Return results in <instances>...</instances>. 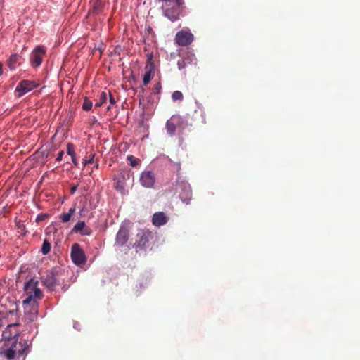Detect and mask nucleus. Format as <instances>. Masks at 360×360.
<instances>
[{
  "instance_id": "f704fd0d",
  "label": "nucleus",
  "mask_w": 360,
  "mask_h": 360,
  "mask_svg": "<svg viewBox=\"0 0 360 360\" xmlns=\"http://www.w3.org/2000/svg\"><path fill=\"white\" fill-rule=\"evenodd\" d=\"M78 187V184L74 185L70 188V193L72 195L75 193Z\"/></svg>"
},
{
  "instance_id": "9d476101",
  "label": "nucleus",
  "mask_w": 360,
  "mask_h": 360,
  "mask_svg": "<svg viewBox=\"0 0 360 360\" xmlns=\"http://www.w3.org/2000/svg\"><path fill=\"white\" fill-rule=\"evenodd\" d=\"M25 309V316L30 321H34L38 314V304L33 302L30 304H23Z\"/></svg>"
},
{
  "instance_id": "c85d7f7f",
  "label": "nucleus",
  "mask_w": 360,
  "mask_h": 360,
  "mask_svg": "<svg viewBox=\"0 0 360 360\" xmlns=\"http://www.w3.org/2000/svg\"><path fill=\"white\" fill-rule=\"evenodd\" d=\"M188 59L187 58H182L177 62V65L179 70H182L186 68L187 61Z\"/></svg>"
},
{
  "instance_id": "20e7f679",
  "label": "nucleus",
  "mask_w": 360,
  "mask_h": 360,
  "mask_svg": "<svg viewBox=\"0 0 360 360\" xmlns=\"http://www.w3.org/2000/svg\"><path fill=\"white\" fill-rule=\"evenodd\" d=\"M11 345L10 347L5 351V356L8 360L13 359L15 356H18V357L22 356L27 347L23 345L22 342H18V339L12 338L11 342L8 343H5V345L8 346Z\"/></svg>"
},
{
  "instance_id": "473e14b6",
  "label": "nucleus",
  "mask_w": 360,
  "mask_h": 360,
  "mask_svg": "<svg viewBox=\"0 0 360 360\" xmlns=\"http://www.w3.org/2000/svg\"><path fill=\"white\" fill-rule=\"evenodd\" d=\"M94 158V154H91L88 160H85L84 165L93 163Z\"/></svg>"
},
{
  "instance_id": "1a4fd4ad",
  "label": "nucleus",
  "mask_w": 360,
  "mask_h": 360,
  "mask_svg": "<svg viewBox=\"0 0 360 360\" xmlns=\"http://www.w3.org/2000/svg\"><path fill=\"white\" fill-rule=\"evenodd\" d=\"M140 184L145 188H153L155 182V176L151 171H143L140 176Z\"/></svg>"
},
{
  "instance_id": "ddd939ff",
  "label": "nucleus",
  "mask_w": 360,
  "mask_h": 360,
  "mask_svg": "<svg viewBox=\"0 0 360 360\" xmlns=\"http://www.w3.org/2000/svg\"><path fill=\"white\" fill-rule=\"evenodd\" d=\"M181 117L177 115H174L170 120H168L165 124L167 132L169 135L173 136L176 129V125L179 123Z\"/></svg>"
},
{
  "instance_id": "f8f14e48",
  "label": "nucleus",
  "mask_w": 360,
  "mask_h": 360,
  "mask_svg": "<svg viewBox=\"0 0 360 360\" xmlns=\"http://www.w3.org/2000/svg\"><path fill=\"white\" fill-rule=\"evenodd\" d=\"M45 53V48L41 46H37L34 49L31 57V62L33 66L38 67L41 64L42 56Z\"/></svg>"
},
{
  "instance_id": "2eb2a0df",
  "label": "nucleus",
  "mask_w": 360,
  "mask_h": 360,
  "mask_svg": "<svg viewBox=\"0 0 360 360\" xmlns=\"http://www.w3.org/2000/svg\"><path fill=\"white\" fill-rule=\"evenodd\" d=\"M168 221V218L163 212H158L153 215L152 223L154 226L160 227Z\"/></svg>"
},
{
  "instance_id": "e433bc0d",
  "label": "nucleus",
  "mask_w": 360,
  "mask_h": 360,
  "mask_svg": "<svg viewBox=\"0 0 360 360\" xmlns=\"http://www.w3.org/2000/svg\"><path fill=\"white\" fill-rule=\"evenodd\" d=\"M8 212L7 210V208L6 207H4L2 210H1V214H5Z\"/></svg>"
},
{
  "instance_id": "c9c22d12",
  "label": "nucleus",
  "mask_w": 360,
  "mask_h": 360,
  "mask_svg": "<svg viewBox=\"0 0 360 360\" xmlns=\"http://www.w3.org/2000/svg\"><path fill=\"white\" fill-rule=\"evenodd\" d=\"M109 96H110V98H109V100H110V103L111 105H114L116 101H115V99L114 98V97L112 96V94L110 93H109Z\"/></svg>"
},
{
  "instance_id": "dca6fc26",
  "label": "nucleus",
  "mask_w": 360,
  "mask_h": 360,
  "mask_svg": "<svg viewBox=\"0 0 360 360\" xmlns=\"http://www.w3.org/2000/svg\"><path fill=\"white\" fill-rule=\"evenodd\" d=\"M44 285L50 290H53L58 285V281L53 273L47 274L44 278H41Z\"/></svg>"
},
{
  "instance_id": "f3484780",
  "label": "nucleus",
  "mask_w": 360,
  "mask_h": 360,
  "mask_svg": "<svg viewBox=\"0 0 360 360\" xmlns=\"http://www.w3.org/2000/svg\"><path fill=\"white\" fill-rule=\"evenodd\" d=\"M192 191L189 185H184L182 191L179 193L181 200L186 204H188L191 200Z\"/></svg>"
},
{
  "instance_id": "9b49d317",
  "label": "nucleus",
  "mask_w": 360,
  "mask_h": 360,
  "mask_svg": "<svg viewBox=\"0 0 360 360\" xmlns=\"http://www.w3.org/2000/svg\"><path fill=\"white\" fill-rule=\"evenodd\" d=\"M129 238V230L127 227L122 226L115 238V245L122 247Z\"/></svg>"
},
{
  "instance_id": "cd10ccee",
  "label": "nucleus",
  "mask_w": 360,
  "mask_h": 360,
  "mask_svg": "<svg viewBox=\"0 0 360 360\" xmlns=\"http://www.w3.org/2000/svg\"><path fill=\"white\" fill-rule=\"evenodd\" d=\"M67 153L69 155L71 156V158H74V156H75V146L72 143H68Z\"/></svg>"
},
{
  "instance_id": "f257e3e1",
  "label": "nucleus",
  "mask_w": 360,
  "mask_h": 360,
  "mask_svg": "<svg viewBox=\"0 0 360 360\" xmlns=\"http://www.w3.org/2000/svg\"><path fill=\"white\" fill-rule=\"evenodd\" d=\"M162 9L165 17L172 22L178 20L185 8L184 0H162Z\"/></svg>"
},
{
  "instance_id": "f03ea898",
  "label": "nucleus",
  "mask_w": 360,
  "mask_h": 360,
  "mask_svg": "<svg viewBox=\"0 0 360 360\" xmlns=\"http://www.w3.org/2000/svg\"><path fill=\"white\" fill-rule=\"evenodd\" d=\"M153 238V233L148 229H141L138 231L136 236V240L134 247L136 248V251L145 250L149 248L150 240Z\"/></svg>"
},
{
  "instance_id": "c756f323",
  "label": "nucleus",
  "mask_w": 360,
  "mask_h": 360,
  "mask_svg": "<svg viewBox=\"0 0 360 360\" xmlns=\"http://www.w3.org/2000/svg\"><path fill=\"white\" fill-rule=\"evenodd\" d=\"M91 233H92L91 229L85 225L84 229L82 230V231L80 234L83 235V236H90V235H91Z\"/></svg>"
},
{
  "instance_id": "423d86ee",
  "label": "nucleus",
  "mask_w": 360,
  "mask_h": 360,
  "mask_svg": "<svg viewBox=\"0 0 360 360\" xmlns=\"http://www.w3.org/2000/svg\"><path fill=\"white\" fill-rule=\"evenodd\" d=\"M193 39L194 37L191 32L181 30L176 34L174 41L179 46H186L193 42Z\"/></svg>"
},
{
  "instance_id": "4be33fe9",
  "label": "nucleus",
  "mask_w": 360,
  "mask_h": 360,
  "mask_svg": "<svg viewBox=\"0 0 360 360\" xmlns=\"http://www.w3.org/2000/svg\"><path fill=\"white\" fill-rule=\"evenodd\" d=\"M127 160L129 162V165L133 167H136L141 163L140 159L135 158L132 155H128Z\"/></svg>"
},
{
  "instance_id": "6e6552de",
  "label": "nucleus",
  "mask_w": 360,
  "mask_h": 360,
  "mask_svg": "<svg viewBox=\"0 0 360 360\" xmlns=\"http://www.w3.org/2000/svg\"><path fill=\"white\" fill-rule=\"evenodd\" d=\"M18 325L16 323L8 324L6 329L1 333V341L4 340L5 343H8L11 342L12 338L17 339L18 331L15 330V327Z\"/></svg>"
},
{
  "instance_id": "39448f33",
  "label": "nucleus",
  "mask_w": 360,
  "mask_h": 360,
  "mask_svg": "<svg viewBox=\"0 0 360 360\" xmlns=\"http://www.w3.org/2000/svg\"><path fill=\"white\" fill-rule=\"evenodd\" d=\"M71 258L73 263L77 266L83 265L86 262L85 253L77 243H75L71 248Z\"/></svg>"
},
{
  "instance_id": "a878e982",
  "label": "nucleus",
  "mask_w": 360,
  "mask_h": 360,
  "mask_svg": "<svg viewBox=\"0 0 360 360\" xmlns=\"http://www.w3.org/2000/svg\"><path fill=\"white\" fill-rule=\"evenodd\" d=\"M107 101V94L105 92H101L99 97V102L96 103L95 107H101Z\"/></svg>"
},
{
  "instance_id": "58836bf2",
  "label": "nucleus",
  "mask_w": 360,
  "mask_h": 360,
  "mask_svg": "<svg viewBox=\"0 0 360 360\" xmlns=\"http://www.w3.org/2000/svg\"><path fill=\"white\" fill-rule=\"evenodd\" d=\"M176 167H177L178 170L180 169V163H176Z\"/></svg>"
},
{
  "instance_id": "bb28decb",
  "label": "nucleus",
  "mask_w": 360,
  "mask_h": 360,
  "mask_svg": "<svg viewBox=\"0 0 360 360\" xmlns=\"http://www.w3.org/2000/svg\"><path fill=\"white\" fill-rule=\"evenodd\" d=\"M183 94L180 91H175L172 94V98L174 101H181L183 100Z\"/></svg>"
},
{
  "instance_id": "7c9ffc66",
  "label": "nucleus",
  "mask_w": 360,
  "mask_h": 360,
  "mask_svg": "<svg viewBox=\"0 0 360 360\" xmlns=\"http://www.w3.org/2000/svg\"><path fill=\"white\" fill-rule=\"evenodd\" d=\"M49 214H39L37 216L36 221L39 222L45 220L46 218H48Z\"/></svg>"
},
{
  "instance_id": "2f4dec72",
  "label": "nucleus",
  "mask_w": 360,
  "mask_h": 360,
  "mask_svg": "<svg viewBox=\"0 0 360 360\" xmlns=\"http://www.w3.org/2000/svg\"><path fill=\"white\" fill-rule=\"evenodd\" d=\"M160 89H161V84L160 83H158L154 86L155 94H160Z\"/></svg>"
},
{
  "instance_id": "0eeeda50",
  "label": "nucleus",
  "mask_w": 360,
  "mask_h": 360,
  "mask_svg": "<svg viewBox=\"0 0 360 360\" xmlns=\"http://www.w3.org/2000/svg\"><path fill=\"white\" fill-rule=\"evenodd\" d=\"M38 86L39 83L34 81L25 79L19 82L15 90L18 92L19 96H22Z\"/></svg>"
},
{
  "instance_id": "6ab92c4d",
  "label": "nucleus",
  "mask_w": 360,
  "mask_h": 360,
  "mask_svg": "<svg viewBox=\"0 0 360 360\" xmlns=\"http://www.w3.org/2000/svg\"><path fill=\"white\" fill-rule=\"evenodd\" d=\"M18 312V306L15 302H12L11 308L8 310L6 309V311L4 310H1V317H8V316H17Z\"/></svg>"
},
{
  "instance_id": "412c9836",
  "label": "nucleus",
  "mask_w": 360,
  "mask_h": 360,
  "mask_svg": "<svg viewBox=\"0 0 360 360\" xmlns=\"http://www.w3.org/2000/svg\"><path fill=\"white\" fill-rule=\"evenodd\" d=\"M75 211V208L71 207L68 213H63L60 214V219L64 223L69 221Z\"/></svg>"
},
{
  "instance_id": "4468645a",
  "label": "nucleus",
  "mask_w": 360,
  "mask_h": 360,
  "mask_svg": "<svg viewBox=\"0 0 360 360\" xmlns=\"http://www.w3.org/2000/svg\"><path fill=\"white\" fill-rule=\"evenodd\" d=\"M146 72L143 75V82L145 86L148 85L154 75V65L151 59H149L145 66Z\"/></svg>"
},
{
  "instance_id": "393cba45",
  "label": "nucleus",
  "mask_w": 360,
  "mask_h": 360,
  "mask_svg": "<svg viewBox=\"0 0 360 360\" xmlns=\"http://www.w3.org/2000/svg\"><path fill=\"white\" fill-rule=\"evenodd\" d=\"M85 223L84 221H79L77 222L75 226L73 227L72 229V231L75 233H81L82 230L84 229V226H85Z\"/></svg>"
},
{
  "instance_id": "a211bd4d",
  "label": "nucleus",
  "mask_w": 360,
  "mask_h": 360,
  "mask_svg": "<svg viewBox=\"0 0 360 360\" xmlns=\"http://www.w3.org/2000/svg\"><path fill=\"white\" fill-rule=\"evenodd\" d=\"M20 56L16 53L12 54L7 60V65L11 70H14L20 65Z\"/></svg>"
},
{
  "instance_id": "72a5a7b5",
  "label": "nucleus",
  "mask_w": 360,
  "mask_h": 360,
  "mask_svg": "<svg viewBox=\"0 0 360 360\" xmlns=\"http://www.w3.org/2000/svg\"><path fill=\"white\" fill-rule=\"evenodd\" d=\"M64 155V151L63 150H60L58 154V156L56 158V161L58 162H60L63 159V156Z\"/></svg>"
},
{
  "instance_id": "4c0bfd02",
  "label": "nucleus",
  "mask_w": 360,
  "mask_h": 360,
  "mask_svg": "<svg viewBox=\"0 0 360 360\" xmlns=\"http://www.w3.org/2000/svg\"><path fill=\"white\" fill-rule=\"evenodd\" d=\"M72 160L73 163L76 165H77V161L75 160V156H74V158H72Z\"/></svg>"
},
{
  "instance_id": "aec40b11",
  "label": "nucleus",
  "mask_w": 360,
  "mask_h": 360,
  "mask_svg": "<svg viewBox=\"0 0 360 360\" xmlns=\"http://www.w3.org/2000/svg\"><path fill=\"white\" fill-rule=\"evenodd\" d=\"M103 8V4L101 1L96 0V1L94 3L93 8L91 11V13L94 15L98 14Z\"/></svg>"
},
{
  "instance_id": "5701e85b",
  "label": "nucleus",
  "mask_w": 360,
  "mask_h": 360,
  "mask_svg": "<svg viewBox=\"0 0 360 360\" xmlns=\"http://www.w3.org/2000/svg\"><path fill=\"white\" fill-rule=\"evenodd\" d=\"M51 250V243L47 240H44L41 247V252L43 255H47Z\"/></svg>"
},
{
  "instance_id": "b1692460",
  "label": "nucleus",
  "mask_w": 360,
  "mask_h": 360,
  "mask_svg": "<svg viewBox=\"0 0 360 360\" xmlns=\"http://www.w3.org/2000/svg\"><path fill=\"white\" fill-rule=\"evenodd\" d=\"M92 102L87 97H85L82 104V109L85 111H89L92 108Z\"/></svg>"
},
{
  "instance_id": "7ed1b4c3",
  "label": "nucleus",
  "mask_w": 360,
  "mask_h": 360,
  "mask_svg": "<svg viewBox=\"0 0 360 360\" xmlns=\"http://www.w3.org/2000/svg\"><path fill=\"white\" fill-rule=\"evenodd\" d=\"M38 281L30 279L25 285V291L27 297L23 301V304H30L36 302L34 299H41L43 294L37 287Z\"/></svg>"
}]
</instances>
